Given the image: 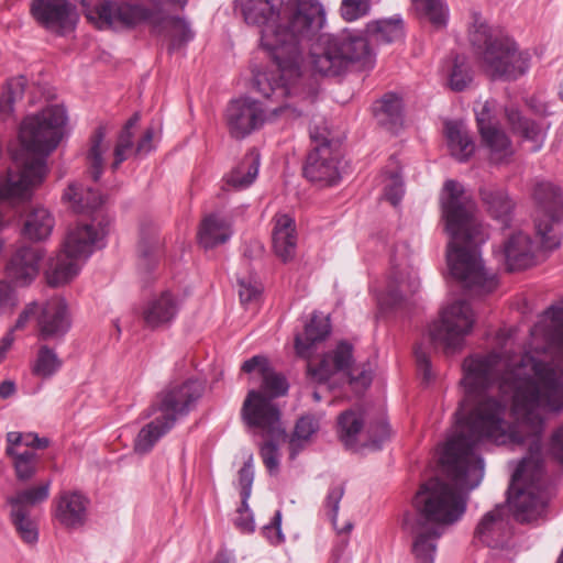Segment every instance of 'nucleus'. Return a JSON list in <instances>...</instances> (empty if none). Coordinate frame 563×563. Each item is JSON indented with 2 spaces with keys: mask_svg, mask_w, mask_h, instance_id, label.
Here are the masks:
<instances>
[{
  "mask_svg": "<svg viewBox=\"0 0 563 563\" xmlns=\"http://www.w3.org/2000/svg\"><path fill=\"white\" fill-rule=\"evenodd\" d=\"M530 333L537 355L526 353L514 360L492 352L464 360L465 396L446 441L474 439L482 461L483 440L529 448L511 477L509 490L516 489V495L508 505L486 512L475 529V539L494 551L490 563H514L518 553L510 512L519 522L536 521L543 517L550 498L540 441L547 415L563 409V311H545Z\"/></svg>",
  "mask_w": 563,
  "mask_h": 563,
  "instance_id": "f257e3e1",
  "label": "nucleus"
},
{
  "mask_svg": "<svg viewBox=\"0 0 563 563\" xmlns=\"http://www.w3.org/2000/svg\"><path fill=\"white\" fill-rule=\"evenodd\" d=\"M245 22L261 27V44L273 58L264 70L253 73V88L264 98L280 102L274 114L299 118L312 104L318 81L311 70L336 77L353 64L369 66L373 52L368 40L356 31L320 33L325 12L318 0H249L243 8Z\"/></svg>",
  "mask_w": 563,
  "mask_h": 563,
  "instance_id": "f03ea898",
  "label": "nucleus"
},
{
  "mask_svg": "<svg viewBox=\"0 0 563 563\" xmlns=\"http://www.w3.org/2000/svg\"><path fill=\"white\" fill-rule=\"evenodd\" d=\"M472 441L445 443L440 462L451 484L432 478L415 496L418 514L410 528L415 563H434L438 540L445 527L462 518L466 509V493L483 479L484 462L476 455Z\"/></svg>",
  "mask_w": 563,
  "mask_h": 563,
  "instance_id": "7ed1b4c3",
  "label": "nucleus"
},
{
  "mask_svg": "<svg viewBox=\"0 0 563 563\" xmlns=\"http://www.w3.org/2000/svg\"><path fill=\"white\" fill-rule=\"evenodd\" d=\"M445 229L450 234L448 265L462 288L473 295L492 292L497 282L483 264L479 246L488 239L486 228L477 219L475 202L455 179H448L441 192Z\"/></svg>",
  "mask_w": 563,
  "mask_h": 563,
  "instance_id": "20e7f679",
  "label": "nucleus"
},
{
  "mask_svg": "<svg viewBox=\"0 0 563 563\" xmlns=\"http://www.w3.org/2000/svg\"><path fill=\"white\" fill-rule=\"evenodd\" d=\"M63 200L77 213L93 216L89 223H80L71 228L63 243V249L51 264L47 273L48 284L63 285L73 279L81 265L97 250L106 245L111 219L100 208L104 197L100 192L98 178H80L73 180L63 195Z\"/></svg>",
  "mask_w": 563,
  "mask_h": 563,
  "instance_id": "39448f33",
  "label": "nucleus"
},
{
  "mask_svg": "<svg viewBox=\"0 0 563 563\" xmlns=\"http://www.w3.org/2000/svg\"><path fill=\"white\" fill-rule=\"evenodd\" d=\"M66 120V111L59 104L48 106L24 119L20 140L25 152L20 162L22 170L16 176H46L51 173L47 157L59 144ZM7 176L14 175L8 173Z\"/></svg>",
  "mask_w": 563,
  "mask_h": 563,
  "instance_id": "423d86ee",
  "label": "nucleus"
},
{
  "mask_svg": "<svg viewBox=\"0 0 563 563\" xmlns=\"http://www.w3.org/2000/svg\"><path fill=\"white\" fill-rule=\"evenodd\" d=\"M470 42L478 55L483 68L494 79L515 80L529 68L530 56L519 52L516 43L492 30L481 13L473 12Z\"/></svg>",
  "mask_w": 563,
  "mask_h": 563,
  "instance_id": "0eeeda50",
  "label": "nucleus"
},
{
  "mask_svg": "<svg viewBox=\"0 0 563 563\" xmlns=\"http://www.w3.org/2000/svg\"><path fill=\"white\" fill-rule=\"evenodd\" d=\"M202 391V384L196 379L173 384L161 391L146 413V417L156 416L140 430L134 450L141 454L150 452L179 419L192 410Z\"/></svg>",
  "mask_w": 563,
  "mask_h": 563,
  "instance_id": "6e6552de",
  "label": "nucleus"
},
{
  "mask_svg": "<svg viewBox=\"0 0 563 563\" xmlns=\"http://www.w3.org/2000/svg\"><path fill=\"white\" fill-rule=\"evenodd\" d=\"M141 115L135 112L123 125L120 131L113 153L112 159L107 168L103 154L107 150L104 145L106 128L98 126L89 141V148L86 155L87 166L91 173L90 176H101L104 172L109 170L112 174L120 172V166L123 162L132 156L143 157L154 150V128H147L142 134L141 139L134 144L133 129L137 125Z\"/></svg>",
  "mask_w": 563,
  "mask_h": 563,
  "instance_id": "1a4fd4ad",
  "label": "nucleus"
},
{
  "mask_svg": "<svg viewBox=\"0 0 563 563\" xmlns=\"http://www.w3.org/2000/svg\"><path fill=\"white\" fill-rule=\"evenodd\" d=\"M98 14L107 22H121L129 26L142 22L148 23L153 33L164 35L170 41V51L179 48L194 37L184 19L170 15L162 9L130 3L117 5L113 1L104 0L99 5Z\"/></svg>",
  "mask_w": 563,
  "mask_h": 563,
  "instance_id": "9d476101",
  "label": "nucleus"
},
{
  "mask_svg": "<svg viewBox=\"0 0 563 563\" xmlns=\"http://www.w3.org/2000/svg\"><path fill=\"white\" fill-rule=\"evenodd\" d=\"M242 418L254 434L267 440L261 446L263 463L271 474L279 467L277 441L285 438L280 412L260 393L250 390L242 406Z\"/></svg>",
  "mask_w": 563,
  "mask_h": 563,
  "instance_id": "9b49d317",
  "label": "nucleus"
},
{
  "mask_svg": "<svg viewBox=\"0 0 563 563\" xmlns=\"http://www.w3.org/2000/svg\"><path fill=\"white\" fill-rule=\"evenodd\" d=\"M474 323L475 316L470 303L464 299H457L443 308L440 319L430 325L429 339L445 353H454L463 347Z\"/></svg>",
  "mask_w": 563,
  "mask_h": 563,
  "instance_id": "f8f14e48",
  "label": "nucleus"
},
{
  "mask_svg": "<svg viewBox=\"0 0 563 563\" xmlns=\"http://www.w3.org/2000/svg\"><path fill=\"white\" fill-rule=\"evenodd\" d=\"M533 199L538 206L536 235L541 239L542 247L555 250L561 244L559 224L563 221V190L551 181H541L534 188Z\"/></svg>",
  "mask_w": 563,
  "mask_h": 563,
  "instance_id": "ddd939ff",
  "label": "nucleus"
},
{
  "mask_svg": "<svg viewBox=\"0 0 563 563\" xmlns=\"http://www.w3.org/2000/svg\"><path fill=\"white\" fill-rule=\"evenodd\" d=\"M420 288L415 268L409 264V250L406 243L397 244L390 257V271L385 294L379 303L390 309L397 308Z\"/></svg>",
  "mask_w": 563,
  "mask_h": 563,
  "instance_id": "4468645a",
  "label": "nucleus"
},
{
  "mask_svg": "<svg viewBox=\"0 0 563 563\" xmlns=\"http://www.w3.org/2000/svg\"><path fill=\"white\" fill-rule=\"evenodd\" d=\"M338 433L344 445L352 450L367 448L378 450L389 438V428L383 420L364 428L362 412L346 410L339 416Z\"/></svg>",
  "mask_w": 563,
  "mask_h": 563,
  "instance_id": "2eb2a0df",
  "label": "nucleus"
},
{
  "mask_svg": "<svg viewBox=\"0 0 563 563\" xmlns=\"http://www.w3.org/2000/svg\"><path fill=\"white\" fill-rule=\"evenodd\" d=\"M51 481L37 486L19 490L8 499L11 507V519L20 538L29 544L37 541L38 530L31 518V509L45 501L49 496Z\"/></svg>",
  "mask_w": 563,
  "mask_h": 563,
  "instance_id": "dca6fc26",
  "label": "nucleus"
},
{
  "mask_svg": "<svg viewBox=\"0 0 563 563\" xmlns=\"http://www.w3.org/2000/svg\"><path fill=\"white\" fill-rule=\"evenodd\" d=\"M352 352L353 347L350 343L340 342L334 350L325 353L320 361H308V376L314 382L324 383L334 374L342 373L350 383L360 382L362 386H367L371 383V375L365 371H362L358 375L354 374Z\"/></svg>",
  "mask_w": 563,
  "mask_h": 563,
  "instance_id": "f3484780",
  "label": "nucleus"
},
{
  "mask_svg": "<svg viewBox=\"0 0 563 563\" xmlns=\"http://www.w3.org/2000/svg\"><path fill=\"white\" fill-rule=\"evenodd\" d=\"M31 14L45 30L64 35L76 26V7L69 0H32Z\"/></svg>",
  "mask_w": 563,
  "mask_h": 563,
  "instance_id": "a211bd4d",
  "label": "nucleus"
},
{
  "mask_svg": "<svg viewBox=\"0 0 563 563\" xmlns=\"http://www.w3.org/2000/svg\"><path fill=\"white\" fill-rule=\"evenodd\" d=\"M266 109L252 98H241L229 103L225 110V122L230 134L243 139L260 129L264 121Z\"/></svg>",
  "mask_w": 563,
  "mask_h": 563,
  "instance_id": "6ab92c4d",
  "label": "nucleus"
},
{
  "mask_svg": "<svg viewBox=\"0 0 563 563\" xmlns=\"http://www.w3.org/2000/svg\"><path fill=\"white\" fill-rule=\"evenodd\" d=\"M475 114L482 140L489 148L490 163H508L515 150L506 133L493 122L488 102L481 104V110H475Z\"/></svg>",
  "mask_w": 563,
  "mask_h": 563,
  "instance_id": "aec40b11",
  "label": "nucleus"
},
{
  "mask_svg": "<svg viewBox=\"0 0 563 563\" xmlns=\"http://www.w3.org/2000/svg\"><path fill=\"white\" fill-rule=\"evenodd\" d=\"M533 242L527 233L521 231L511 234L504 243L503 255L508 271H520L531 266L539 252L551 250L541 246V239Z\"/></svg>",
  "mask_w": 563,
  "mask_h": 563,
  "instance_id": "412c9836",
  "label": "nucleus"
},
{
  "mask_svg": "<svg viewBox=\"0 0 563 563\" xmlns=\"http://www.w3.org/2000/svg\"><path fill=\"white\" fill-rule=\"evenodd\" d=\"M44 251L41 246L19 247L7 265V276L16 285H29L40 273Z\"/></svg>",
  "mask_w": 563,
  "mask_h": 563,
  "instance_id": "4be33fe9",
  "label": "nucleus"
},
{
  "mask_svg": "<svg viewBox=\"0 0 563 563\" xmlns=\"http://www.w3.org/2000/svg\"><path fill=\"white\" fill-rule=\"evenodd\" d=\"M38 336L42 340H58L63 338L70 328V318L67 305L62 298L47 300L37 318Z\"/></svg>",
  "mask_w": 563,
  "mask_h": 563,
  "instance_id": "5701e85b",
  "label": "nucleus"
},
{
  "mask_svg": "<svg viewBox=\"0 0 563 563\" xmlns=\"http://www.w3.org/2000/svg\"><path fill=\"white\" fill-rule=\"evenodd\" d=\"M88 504L78 492H62L55 499L54 517L66 529H79L87 520Z\"/></svg>",
  "mask_w": 563,
  "mask_h": 563,
  "instance_id": "b1692460",
  "label": "nucleus"
},
{
  "mask_svg": "<svg viewBox=\"0 0 563 563\" xmlns=\"http://www.w3.org/2000/svg\"><path fill=\"white\" fill-rule=\"evenodd\" d=\"M179 309V299L170 291H163L145 305L142 312L143 321L151 329L165 328L175 320Z\"/></svg>",
  "mask_w": 563,
  "mask_h": 563,
  "instance_id": "393cba45",
  "label": "nucleus"
},
{
  "mask_svg": "<svg viewBox=\"0 0 563 563\" xmlns=\"http://www.w3.org/2000/svg\"><path fill=\"white\" fill-rule=\"evenodd\" d=\"M273 249L278 258L288 262L295 257L297 234L295 221L287 214H277L273 229Z\"/></svg>",
  "mask_w": 563,
  "mask_h": 563,
  "instance_id": "a878e982",
  "label": "nucleus"
},
{
  "mask_svg": "<svg viewBox=\"0 0 563 563\" xmlns=\"http://www.w3.org/2000/svg\"><path fill=\"white\" fill-rule=\"evenodd\" d=\"M443 132L451 156L459 162H466L473 155L475 144L463 122L446 121Z\"/></svg>",
  "mask_w": 563,
  "mask_h": 563,
  "instance_id": "bb28decb",
  "label": "nucleus"
},
{
  "mask_svg": "<svg viewBox=\"0 0 563 563\" xmlns=\"http://www.w3.org/2000/svg\"><path fill=\"white\" fill-rule=\"evenodd\" d=\"M330 332V323L327 317L313 313L309 323L306 324L302 334L296 335V353L309 360L314 351V344L325 339Z\"/></svg>",
  "mask_w": 563,
  "mask_h": 563,
  "instance_id": "cd10ccee",
  "label": "nucleus"
},
{
  "mask_svg": "<svg viewBox=\"0 0 563 563\" xmlns=\"http://www.w3.org/2000/svg\"><path fill=\"white\" fill-rule=\"evenodd\" d=\"M373 112L377 123L391 132H396L402 125L401 99L393 92L384 95L374 104Z\"/></svg>",
  "mask_w": 563,
  "mask_h": 563,
  "instance_id": "c85d7f7f",
  "label": "nucleus"
},
{
  "mask_svg": "<svg viewBox=\"0 0 563 563\" xmlns=\"http://www.w3.org/2000/svg\"><path fill=\"white\" fill-rule=\"evenodd\" d=\"M506 117L512 131L530 143L528 151H539L544 142L545 133L536 122L523 118L516 109H506Z\"/></svg>",
  "mask_w": 563,
  "mask_h": 563,
  "instance_id": "c756f323",
  "label": "nucleus"
},
{
  "mask_svg": "<svg viewBox=\"0 0 563 563\" xmlns=\"http://www.w3.org/2000/svg\"><path fill=\"white\" fill-rule=\"evenodd\" d=\"M231 235L230 222L218 214H210L201 222L198 240L205 249H210L225 243Z\"/></svg>",
  "mask_w": 563,
  "mask_h": 563,
  "instance_id": "7c9ffc66",
  "label": "nucleus"
},
{
  "mask_svg": "<svg viewBox=\"0 0 563 563\" xmlns=\"http://www.w3.org/2000/svg\"><path fill=\"white\" fill-rule=\"evenodd\" d=\"M481 196L492 217L496 219L503 228L510 227L515 205L507 192L500 189H482Z\"/></svg>",
  "mask_w": 563,
  "mask_h": 563,
  "instance_id": "2f4dec72",
  "label": "nucleus"
},
{
  "mask_svg": "<svg viewBox=\"0 0 563 563\" xmlns=\"http://www.w3.org/2000/svg\"><path fill=\"white\" fill-rule=\"evenodd\" d=\"M329 146L328 140L323 137L322 142L308 154L302 176H311L313 174H320L321 176H342V174L347 173L339 166L333 165L332 161H328L324 156Z\"/></svg>",
  "mask_w": 563,
  "mask_h": 563,
  "instance_id": "473e14b6",
  "label": "nucleus"
},
{
  "mask_svg": "<svg viewBox=\"0 0 563 563\" xmlns=\"http://www.w3.org/2000/svg\"><path fill=\"white\" fill-rule=\"evenodd\" d=\"M54 224L51 212L43 207H36L25 218L23 234L30 240L43 241L51 235Z\"/></svg>",
  "mask_w": 563,
  "mask_h": 563,
  "instance_id": "72a5a7b5",
  "label": "nucleus"
},
{
  "mask_svg": "<svg viewBox=\"0 0 563 563\" xmlns=\"http://www.w3.org/2000/svg\"><path fill=\"white\" fill-rule=\"evenodd\" d=\"M42 178H3L0 183V201L16 205L31 199L35 180Z\"/></svg>",
  "mask_w": 563,
  "mask_h": 563,
  "instance_id": "f704fd0d",
  "label": "nucleus"
},
{
  "mask_svg": "<svg viewBox=\"0 0 563 563\" xmlns=\"http://www.w3.org/2000/svg\"><path fill=\"white\" fill-rule=\"evenodd\" d=\"M319 430V421L313 416L301 417L289 439L290 457L295 459L309 443Z\"/></svg>",
  "mask_w": 563,
  "mask_h": 563,
  "instance_id": "c9c22d12",
  "label": "nucleus"
},
{
  "mask_svg": "<svg viewBox=\"0 0 563 563\" xmlns=\"http://www.w3.org/2000/svg\"><path fill=\"white\" fill-rule=\"evenodd\" d=\"M161 239L154 230H142L137 246L140 267L151 271L158 261Z\"/></svg>",
  "mask_w": 563,
  "mask_h": 563,
  "instance_id": "e433bc0d",
  "label": "nucleus"
},
{
  "mask_svg": "<svg viewBox=\"0 0 563 563\" xmlns=\"http://www.w3.org/2000/svg\"><path fill=\"white\" fill-rule=\"evenodd\" d=\"M367 29L377 42L391 43L404 35L402 20L398 15L375 21Z\"/></svg>",
  "mask_w": 563,
  "mask_h": 563,
  "instance_id": "4c0bfd02",
  "label": "nucleus"
},
{
  "mask_svg": "<svg viewBox=\"0 0 563 563\" xmlns=\"http://www.w3.org/2000/svg\"><path fill=\"white\" fill-rule=\"evenodd\" d=\"M62 361L56 352L47 346L41 345L32 364V372L41 378H49L58 372Z\"/></svg>",
  "mask_w": 563,
  "mask_h": 563,
  "instance_id": "58836bf2",
  "label": "nucleus"
},
{
  "mask_svg": "<svg viewBox=\"0 0 563 563\" xmlns=\"http://www.w3.org/2000/svg\"><path fill=\"white\" fill-rule=\"evenodd\" d=\"M473 80V70L467 58L456 55L449 73V86L454 91H463Z\"/></svg>",
  "mask_w": 563,
  "mask_h": 563,
  "instance_id": "ea45409f",
  "label": "nucleus"
},
{
  "mask_svg": "<svg viewBox=\"0 0 563 563\" xmlns=\"http://www.w3.org/2000/svg\"><path fill=\"white\" fill-rule=\"evenodd\" d=\"M412 5L419 15L428 19L435 27L445 25L448 10L441 0H412Z\"/></svg>",
  "mask_w": 563,
  "mask_h": 563,
  "instance_id": "a19ab883",
  "label": "nucleus"
},
{
  "mask_svg": "<svg viewBox=\"0 0 563 563\" xmlns=\"http://www.w3.org/2000/svg\"><path fill=\"white\" fill-rule=\"evenodd\" d=\"M238 291L242 303L255 300L262 292V285L257 277L247 268L236 275Z\"/></svg>",
  "mask_w": 563,
  "mask_h": 563,
  "instance_id": "79ce46f5",
  "label": "nucleus"
},
{
  "mask_svg": "<svg viewBox=\"0 0 563 563\" xmlns=\"http://www.w3.org/2000/svg\"><path fill=\"white\" fill-rule=\"evenodd\" d=\"M263 385L262 391L260 394L269 400L275 407L276 405L273 402V398L283 396L287 393L288 385L284 376L276 374L269 367L263 374ZM258 393V390H256Z\"/></svg>",
  "mask_w": 563,
  "mask_h": 563,
  "instance_id": "37998d69",
  "label": "nucleus"
},
{
  "mask_svg": "<svg viewBox=\"0 0 563 563\" xmlns=\"http://www.w3.org/2000/svg\"><path fill=\"white\" fill-rule=\"evenodd\" d=\"M11 457L19 479L26 481L36 474L40 457L33 451L25 450Z\"/></svg>",
  "mask_w": 563,
  "mask_h": 563,
  "instance_id": "c03bdc74",
  "label": "nucleus"
},
{
  "mask_svg": "<svg viewBox=\"0 0 563 563\" xmlns=\"http://www.w3.org/2000/svg\"><path fill=\"white\" fill-rule=\"evenodd\" d=\"M26 86V79L23 76L12 78L8 81L7 91L0 98V114H9L13 110V103L21 99Z\"/></svg>",
  "mask_w": 563,
  "mask_h": 563,
  "instance_id": "a18cd8bd",
  "label": "nucleus"
},
{
  "mask_svg": "<svg viewBox=\"0 0 563 563\" xmlns=\"http://www.w3.org/2000/svg\"><path fill=\"white\" fill-rule=\"evenodd\" d=\"M260 170V154L256 150L249 151L242 161L233 168L231 176H257Z\"/></svg>",
  "mask_w": 563,
  "mask_h": 563,
  "instance_id": "49530a36",
  "label": "nucleus"
},
{
  "mask_svg": "<svg viewBox=\"0 0 563 563\" xmlns=\"http://www.w3.org/2000/svg\"><path fill=\"white\" fill-rule=\"evenodd\" d=\"M369 3L367 0H342L341 14L346 21H354L367 14Z\"/></svg>",
  "mask_w": 563,
  "mask_h": 563,
  "instance_id": "de8ad7c7",
  "label": "nucleus"
},
{
  "mask_svg": "<svg viewBox=\"0 0 563 563\" xmlns=\"http://www.w3.org/2000/svg\"><path fill=\"white\" fill-rule=\"evenodd\" d=\"M254 481V470H253V457L250 456L247 461L244 463L242 468L239 471V485H240V494L241 498L249 499L252 493V485Z\"/></svg>",
  "mask_w": 563,
  "mask_h": 563,
  "instance_id": "09e8293b",
  "label": "nucleus"
},
{
  "mask_svg": "<svg viewBox=\"0 0 563 563\" xmlns=\"http://www.w3.org/2000/svg\"><path fill=\"white\" fill-rule=\"evenodd\" d=\"M343 494V487L341 485H334L329 488L328 495L325 497L324 506L333 525H335L336 521L339 506Z\"/></svg>",
  "mask_w": 563,
  "mask_h": 563,
  "instance_id": "8fccbe9b",
  "label": "nucleus"
},
{
  "mask_svg": "<svg viewBox=\"0 0 563 563\" xmlns=\"http://www.w3.org/2000/svg\"><path fill=\"white\" fill-rule=\"evenodd\" d=\"M547 453L553 460L563 463V423L553 430L548 442Z\"/></svg>",
  "mask_w": 563,
  "mask_h": 563,
  "instance_id": "3c124183",
  "label": "nucleus"
},
{
  "mask_svg": "<svg viewBox=\"0 0 563 563\" xmlns=\"http://www.w3.org/2000/svg\"><path fill=\"white\" fill-rule=\"evenodd\" d=\"M282 511L277 510L269 525L263 528L264 536L269 540L272 544H278L284 541V534L282 532Z\"/></svg>",
  "mask_w": 563,
  "mask_h": 563,
  "instance_id": "603ef678",
  "label": "nucleus"
},
{
  "mask_svg": "<svg viewBox=\"0 0 563 563\" xmlns=\"http://www.w3.org/2000/svg\"><path fill=\"white\" fill-rule=\"evenodd\" d=\"M405 194V185L402 178H390V183L385 186L384 197L393 206H397Z\"/></svg>",
  "mask_w": 563,
  "mask_h": 563,
  "instance_id": "864d4df0",
  "label": "nucleus"
},
{
  "mask_svg": "<svg viewBox=\"0 0 563 563\" xmlns=\"http://www.w3.org/2000/svg\"><path fill=\"white\" fill-rule=\"evenodd\" d=\"M415 357H416L418 369H419L420 374L422 375L423 382L429 383L432 378L430 360H429V355L427 354V352L423 350V347L421 345H419L415 349Z\"/></svg>",
  "mask_w": 563,
  "mask_h": 563,
  "instance_id": "5fc2aeb1",
  "label": "nucleus"
},
{
  "mask_svg": "<svg viewBox=\"0 0 563 563\" xmlns=\"http://www.w3.org/2000/svg\"><path fill=\"white\" fill-rule=\"evenodd\" d=\"M268 362L265 357L256 355L252 358L245 361L242 365V371L244 373H253L258 372L261 376L268 369Z\"/></svg>",
  "mask_w": 563,
  "mask_h": 563,
  "instance_id": "6e6d98bb",
  "label": "nucleus"
},
{
  "mask_svg": "<svg viewBox=\"0 0 563 563\" xmlns=\"http://www.w3.org/2000/svg\"><path fill=\"white\" fill-rule=\"evenodd\" d=\"M404 167L396 155H391L385 165L382 176H401Z\"/></svg>",
  "mask_w": 563,
  "mask_h": 563,
  "instance_id": "4d7b16f0",
  "label": "nucleus"
},
{
  "mask_svg": "<svg viewBox=\"0 0 563 563\" xmlns=\"http://www.w3.org/2000/svg\"><path fill=\"white\" fill-rule=\"evenodd\" d=\"M264 253V247L258 241H253L247 244L243 251V257L247 261L261 258Z\"/></svg>",
  "mask_w": 563,
  "mask_h": 563,
  "instance_id": "13d9d810",
  "label": "nucleus"
},
{
  "mask_svg": "<svg viewBox=\"0 0 563 563\" xmlns=\"http://www.w3.org/2000/svg\"><path fill=\"white\" fill-rule=\"evenodd\" d=\"M12 305V289L10 285L0 280V311Z\"/></svg>",
  "mask_w": 563,
  "mask_h": 563,
  "instance_id": "bf43d9fd",
  "label": "nucleus"
},
{
  "mask_svg": "<svg viewBox=\"0 0 563 563\" xmlns=\"http://www.w3.org/2000/svg\"><path fill=\"white\" fill-rule=\"evenodd\" d=\"M23 441V433L11 431L7 434V449L5 452L9 456H13L14 454H18V452L14 451V446L22 444Z\"/></svg>",
  "mask_w": 563,
  "mask_h": 563,
  "instance_id": "052dcab7",
  "label": "nucleus"
},
{
  "mask_svg": "<svg viewBox=\"0 0 563 563\" xmlns=\"http://www.w3.org/2000/svg\"><path fill=\"white\" fill-rule=\"evenodd\" d=\"M37 306L36 303L29 305L22 313L19 316L14 329L19 330L22 329L26 322L30 320L31 317L35 316L37 313Z\"/></svg>",
  "mask_w": 563,
  "mask_h": 563,
  "instance_id": "680f3d73",
  "label": "nucleus"
},
{
  "mask_svg": "<svg viewBox=\"0 0 563 563\" xmlns=\"http://www.w3.org/2000/svg\"><path fill=\"white\" fill-rule=\"evenodd\" d=\"M254 179L255 178H228L227 186L235 190H242L249 188Z\"/></svg>",
  "mask_w": 563,
  "mask_h": 563,
  "instance_id": "e2e57ef3",
  "label": "nucleus"
},
{
  "mask_svg": "<svg viewBox=\"0 0 563 563\" xmlns=\"http://www.w3.org/2000/svg\"><path fill=\"white\" fill-rule=\"evenodd\" d=\"M15 391V385L13 382L5 380L0 384V397L8 398Z\"/></svg>",
  "mask_w": 563,
  "mask_h": 563,
  "instance_id": "0e129e2a",
  "label": "nucleus"
},
{
  "mask_svg": "<svg viewBox=\"0 0 563 563\" xmlns=\"http://www.w3.org/2000/svg\"><path fill=\"white\" fill-rule=\"evenodd\" d=\"M235 525L243 531L247 532L253 531L254 529L252 519H245L243 515H240V517L235 519Z\"/></svg>",
  "mask_w": 563,
  "mask_h": 563,
  "instance_id": "69168bd1",
  "label": "nucleus"
},
{
  "mask_svg": "<svg viewBox=\"0 0 563 563\" xmlns=\"http://www.w3.org/2000/svg\"><path fill=\"white\" fill-rule=\"evenodd\" d=\"M13 342V338L11 334H7L1 341H0V362L4 357L7 351L10 349L11 344Z\"/></svg>",
  "mask_w": 563,
  "mask_h": 563,
  "instance_id": "338daca9",
  "label": "nucleus"
},
{
  "mask_svg": "<svg viewBox=\"0 0 563 563\" xmlns=\"http://www.w3.org/2000/svg\"><path fill=\"white\" fill-rule=\"evenodd\" d=\"M155 7H159L164 3L178 5L180 8H184L188 0H150Z\"/></svg>",
  "mask_w": 563,
  "mask_h": 563,
  "instance_id": "774afa93",
  "label": "nucleus"
}]
</instances>
